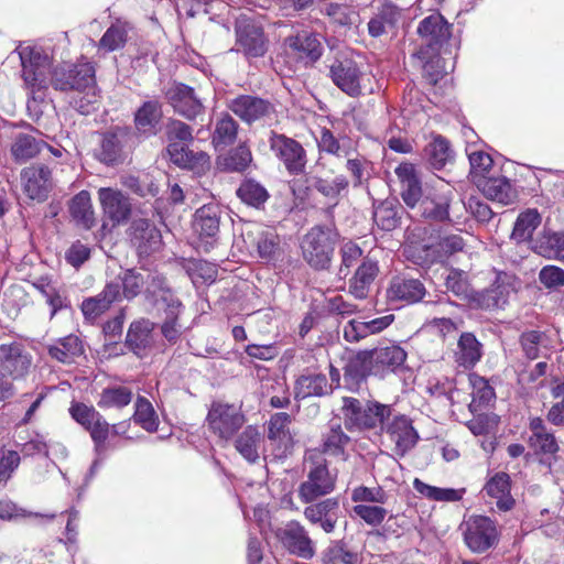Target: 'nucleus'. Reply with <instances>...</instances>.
Wrapping results in <instances>:
<instances>
[{
	"mask_svg": "<svg viewBox=\"0 0 564 564\" xmlns=\"http://www.w3.org/2000/svg\"><path fill=\"white\" fill-rule=\"evenodd\" d=\"M18 53L24 85L32 94L47 89L48 85L61 91H80L95 83V68L88 62L53 67L51 57L39 47H21Z\"/></svg>",
	"mask_w": 564,
	"mask_h": 564,
	"instance_id": "f257e3e1",
	"label": "nucleus"
},
{
	"mask_svg": "<svg viewBox=\"0 0 564 564\" xmlns=\"http://www.w3.org/2000/svg\"><path fill=\"white\" fill-rule=\"evenodd\" d=\"M110 284L118 286L119 301H131L138 295H143L144 301L152 306L158 303H165L172 307L177 305V297L167 285L166 279L156 271L143 268L127 269Z\"/></svg>",
	"mask_w": 564,
	"mask_h": 564,
	"instance_id": "f03ea898",
	"label": "nucleus"
},
{
	"mask_svg": "<svg viewBox=\"0 0 564 564\" xmlns=\"http://www.w3.org/2000/svg\"><path fill=\"white\" fill-rule=\"evenodd\" d=\"M341 412L345 426L348 430H371L380 426L392 414V408L377 401H369L362 405L358 399L343 398Z\"/></svg>",
	"mask_w": 564,
	"mask_h": 564,
	"instance_id": "7ed1b4c3",
	"label": "nucleus"
},
{
	"mask_svg": "<svg viewBox=\"0 0 564 564\" xmlns=\"http://www.w3.org/2000/svg\"><path fill=\"white\" fill-rule=\"evenodd\" d=\"M337 232L325 226H314L303 237L301 249L304 260L316 270L327 269L332 262Z\"/></svg>",
	"mask_w": 564,
	"mask_h": 564,
	"instance_id": "20e7f679",
	"label": "nucleus"
},
{
	"mask_svg": "<svg viewBox=\"0 0 564 564\" xmlns=\"http://www.w3.org/2000/svg\"><path fill=\"white\" fill-rule=\"evenodd\" d=\"M308 459L311 466L307 479L299 487V497L305 503L334 491L337 478L336 474L329 471L326 459L319 454H310Z\"/></svg>",
	"mask_w": 564,
	"mask_h": 564,
	"instance_id": "39448f33",
	"label": "nucleus"
},
{
	"mask_svg": "<svg viewBox=\"0 0 564 564\" xmlns=\"http://www.w3.org/2000/svg\"><path fill=\"white\" fill-rule=\"evenodd\" d=\"M206 422L215 436L227 442L242 427L246 417L240 406L215 401L210 404Z\"/></svg>",
	"mask_w": 564,
	"mask_h": 564,
	"instance_id": "423d86ee",
	"label": "nucleus"
},
{
	"mask_svg": "<svg viewBox=\"0 0 564 564\" xmlns=\"http://www.w3.org/2000/svg\"><path fill=\"white\" fill-rule=\"evenodd\" d=\"M275 536L292 555L310 560L315 555V543L299 521L291 520L275 530Z\"/></svg>",
	"mask_w": 564,
	"mask_h": 564,
	"instance_id": "0eeeda50",
	"label": "nucleus"
},
{
	"mask_svg": "<svg viewBox=\"0 0 564 564\" xmlns=\"http://www.w3.org/2000/svg\"><path fill=\"white\" fill-rule=\"evenodd\" d=\"M33 358L23 344L12 341L0 345V371L12 380L24 379L32 367Z\"/></svg>",
	"mask_w": 564,
	"mask_h": 564,
	"instance_id": "6e6552de",
	"label": "nucleus"
},
{
	"mask_svg": "<svg viewBox=\"0 0 564 564\" xmlns=\"http://www.w3.org/2000/svg\"><path fill=\"white\" fill-rule=\"evenodd\" d=\"M228 108L247 123L272 120L275 116L274 105L254 95H239L228 101Z\"/></svg>",
	"mask_w": 564,
	"mask_h": 564,
	"instance_id": "1a4fd4ad",
	"label": "nucleus"
},
{
	"mask_svg": "<svg viewBox=\"0 0 564 564\" xmlns=\"http://www.w3.org/2000/svg\"><path fill=\"white\" fill-rule=\"evenodd\" d=\"M269 143L274 155L283 162L290 174L297 175L304 171L306 153L296 140L271 132Z\"/></svg>",
	"mask_w": 564,
	"mask_h": 564,
	"instance_id": "9d476101",
	"label": "nucleus"
},
{
	"mask_svg": "<svg viewBox=\"0 0 564 564\" xmlns=\"http://www.w3.org/2000/svg\"><path fill=\"white\" fill-rule=\"evenodd\" d=\"M498 536L497 527L488 517L476 516L466 522L464 540L473 552H486L498 542Z\"/></svg>",
	"mask_w": 564,
	"mask_h": 564,
	"instance_id": "9b49d317",
	"label": "nucleus"
},
{
	"mask_svg": "<svg viewBox=\"0 0 564 564\" xmlns=\"http://www.w3.org/2000/svg\"><path fill=\"white\" fill-rule=\"evenodd\" d=\"M381 430L394 444V453L403 456L417 442L419 435L412 426L411 420L403 414H391L389 420L380 425Z\"/></svg>",
	"mask_w": 564,
	"mask_h": 564,
	"instance_id": "f8f14e48",
	"label": "nucleus"
},
{
	"mask_svg": "<svg viewBox=\"0 0 564 564\" xmlns=\"http://www.w3.org/2000/svg\"><path fill=\"white\" fill-rule=\"evenodd\" d=\"M127 235L139 256H149L158 251L162 243L160 230L147 218H134Z\"/></svg>",
	"mask_w": 564,
	"mask_h": 564,
	"instance_id": "ddd939ff",
	"label": "nucleus"
},
{
	"mask_svg": "<svg viewBox=\"0 0 564 564\" xmlns=\"http://www.w3.org/2000/svg\"><path fill=\"white\" fill-rule=\"evenodd\" d=\"M166 99L180 116L194 120L204 112V105L192 87L174 83L165 93Z\"/></svg>",
	"mask_w": 564,
	"mask_h": 564,
	"instance_id": "4468645a",
	"label": "nucleus"
},
{
	"mask_svg": "<svg viewBox=\"0 0 564 564\" xmlns=\"http://www.w3.org/2000/svg\"><path fill=\"white\" fill-rule=\"evenodd\" d=\"M98 199L104 215L113 226L126 223L132 212V205L128 196L120 189L101 187L98 189Z\"/></svg>",
	"mask_w": 564,
	"mask_h": 564,
	"instance_id": "2eb2a0df",
	"label": "nucleus"
},
{
	"mask_svg": "<svg viewBox=\"0 0 564 564\" xmlns=\"http://www.w3.org/2000/svg\"><path fill=\"white\" fill-rule=\"evenodd\" d=\"M23 192L31 199L43 202L53 187L51 171L43 165H31L22 170Z\"/></svg>",
	"mask_w": 564,
	"mask_h": 564,
	"instance_id": "dca6fc26",
	"label": "nucleus"
},
{
	"mask_svg": "<svg viewBox=\"0 0 564 564\" xmlns=\"http://www.w3.org/2000/svg\"><path fill=\"white\" fill-rule=\"evenodd\" d=\"M417 34L424 45L433 53H438L451 37V25L441 14H431L419 23Z\"/></svg>",
	"mask_w": 564,
	"mask_h": 564,
	"instance_id": "f3484780",
	"label": "nucleus"
},
{
	"mask_svg": "<svg viewBox=\"0 0 564 564\" xmlns=\"http://www.w3.org/2000/svg\"><path fill=\"white\" fill-rule=\"evenodd\" d=\"M375 376L383 378L389 372H395L405 362L406 352L398 345L378 346L371 350Z\"/></svg>",
	"mask_w": 564,
	"mask_h": 564,
	"instance_id": "a211bd4d",
	"label": "nucleus"
},
{
	"mask_svg": "<svg viewBox=\"0 0 564 564\" xmlns=\"http://www.w3.org/2000/svg\"><path fill=\"white\" fill-rule=\"evenodd\" d=\"M330 76L334 84L347 95L355 97L361 93V73L354 61H336L330 66Z\"/></svg>",
	"mask_w": 564,
	"mask_h": 564,
	"instance_id": "6ab92c4d",
	"label": "nucleus"
},
{
	"mask_svg": "<svg viewBox=\"0 0 564 564\" xmlns=\"http://www.w3.org/2000/svg\"><path fill=\"white\" fill-rule=\"evenodd\" d=\"M237 51L249 57L263 56L267 52V40L260 26L253 23H240L237 26Z\"/></svg>",
	"mask_w": 564,
	"mask_h": 564,
	"instance_id": "aec40b11",
	"label": "nucleus"
},
{
	"mask_svg": "<svg viewBox=\"0 0 564 564\" xmlns=\"http://www.w3.org/2000/svg\"><path fill=\"white\" fill-rule=\"evenodd\" d=\"M400 184V195L409 207H414L422 198L421 178L412 163L403 162L394 171Z\"/></svg>",
	"mask_w": 564,
	"mask_h": 564,
	"instance_id": "412c9836",
	"label": "nucleus"
},
{
	"mask_svg": "<svg viewBox=\"0 0 564 564\" xmlns=\"http://www.w3.org/2000/svg\"><path fill=\"white\" fill-rule=\"evenodd\" d=\"M427 291L419 279L395 276L388 289V297L391 301H400L408 304L421 302Z\"/></svg>",
	"mask_w": 564,
	"mask_h": 564,
	"instance_id": "4be33fe9",
	"label": "nucleus"
},
{
	"mask_svg": "<svg viewBox=\"0 0 564 564\" xmlns=\"http://www.w3.org/2000/svg\"><path fill=\"white\" fill-rule=\"evenodd\" d=\"M368 376H375L369 350L358 351L347 359L344 367V380L349 389H357Z\"/></svg>",
	"mask_w": 564,
	"mask_h": 564,
	"instance_id": "5701e85b",
	"label": "nucleus"
},
{
	"mask_svg": "<svg viewBox=\"0 0 564 564\" xmlns=\"http://www.w3.org/2000/svg\"><path fill=\"white\" fill-rule=\"evenodd\" d=\"M475 185L488 199L502 205H509L516 198V192L505 176L478 177Z\"/></svg>",
	"mask_w": 564,
	"mask_h": 564,
	"instance_id": "b1692460",
	"label": "nucleus"
},
{
	"mask_svg": "<svg viewBox=\"0 0 564 564\" xmlns=\"http://www.w3.org/2000/svg\"><path fill=\"white\" fill-rule=\"evenodd\" d=\"M285 52L299 59L316 61L322 55V45L316 35L308 33L289 36L285 40Z\"/></svg>",
	"mask_w": 564,
	"mask_h": 564,
	"instance_id": "393cba45",
	"label": "nucleus"
},
{
	"mask_svg": "<svg viewBox=\"0 0 564 564\" xmlns=\"http://www.w3.org/2000/svg\"><path fill=\"white\" fill-rule=\"evenodd\" d=\"M68 213L76 226L83 229H91L96 224L95 210L87 191L79 192L69 200Z\"/></svg>",
	"mask_w": 564,
	"mask_h": 564,
	"instance_id": "a878e982",
	"label": "nucleus"
},
{
	"mask_svg": "<svg viewBox=\"0 0 564 564\" xmlns=\"http://www.w3.org/2000/svg\"><path fill=\"white\" fill-rule=\"evenodd\" d=\"M221 209L216 204H206L194 216L193 228L199 237L214 238L220 226Z\"/></svg>",
	"mask_w": 564,
	"mask_h": 564,
	"instance_id": "bb28decb",
	"label": "nucleus"
},
{
	"mask_svg": "<svg viewBox=\"0 0 564 564\" xmlns=\"http://www.w3.org/2000/svg\"><path fill=\"white\" fill-rule=\"evenodd\" d=\"M532 250L543 258L564 262V231H544L532 242Z\"/></svg>",
	"mask_w": 564,
	"mask_h": 564,
	"instance_id": "cd10ccee",
	"label": "nucleus"
},
{
	"mask_svg": "<svg viewBox=\"0 0 564 564\" xmlns=\"http://www.w3.org/2000/svg\"><path fill=\"white\" fill-rule=\"evenodd\" d=\"M162 105L156 99L144 101L134 113V124L138 132L151 135L162 119Z\"/></svg>",
	"mask_w": 564,
	"mask_h": 564,
	"instance_id": "c85d7f7f",
	"label": "nucleus"
},
{
	"mask_svg": "<svg viewBox=\"0 0 564 564\" xmlns=\"http://www.w3.org/2000/svg\"><path fill=\"white\" fill-rule=\"evenodd\" d=\"M378 272L379 268L376 261L367 258L362 260L349 283V292L354 297L359 300L367 297Z\"/></svg>",
	"mask_w": 564,
	"mask_h": 564,
	"instance_id": "c756f323",
	"label": "nucleus"
},
{
	"mask_svg": "<svg viewBox=\"0 0 564 564\" xmlns=\"http://www.w3.org/2000/svg\"><path fill=\"white\" fill-rule=\"evenodd\" d=\"M154 324L145 318L134 321L127 334L128 347L138 356H142L153 343Z\"/></svg>",
	"mask_w": 564,
	"mask_h": 564,
	"instance_id": "7c9ffc66",
	"label": "nucleus"
},
{
	"mask_svg": "<svg viewBox=\"0 0 564 564\" xmlns=\"http://www.w3.org/2000/svg\"><path fill=\"white\" fill-rule=\"evenodd\" d=\"M118 286L111 285L110 282L106 284L104 290L96 296L88 297L82 303V312L86 318L95 319L107 312L113 302L118 299Z\"/></svg>",
	"mask_w": 564,
	"mask_h": 564,
	"instance_id": "2f4dec72",
	"label": "nucleus"
},
{
	"mask_svg": "<svg viewBox=\"0 0 564 564\" xmlns=\"http://www.w3.org/2000/svg\"><path fill=\"white\" fill-rule=\"evenodd\" d=\"M510 477L506 473H497L484 487L486 494L496 499V505L501 511H509L514 506V499L510 495Z\"/></svg>",
	"mask_w": 564,
	"mask_h": 564,
	"instance_id": "473e14b6",
	"label": "nucleus"
},
{
	"mask_svg": "<svg viewBox=\"0 0 564 564\" xmlns=\"http://www.w3.org/2000/svg\"><path fill=\"white\" fill-rule=\"evenodd\" d=\"M530 431L531 435L529 437V446L535 453L555 454L558 451V444L555 436L547 431L542 419H531Z\"/></svg>",
	"mask_w": 564,
	"mask_h": 564,
	"instance_id": "72a5a7b5",
	"label": "nucleus"
},
{
	"mask_svg": "<svg viewBox=\"0 0 564 564\" xmlns=\"http://www.w3.org/2000/svg\"><path fill=\"white\" fill-rule=\"evenodd\" d=\"M330 393V386L325 375H302L295 382L294 394L296 399L307 397H323Z\"/></svg>",
	"mask_w": 564,
	"mask_h": 564,
	"instance_id": "f704fd0d",
	"label": "nucleus"
},
{
	"mask_svg": "<svg viewBox=\"0 0 564 564\" xmlns=\"http://www.w3.org/2000/svg\"><path fill=\"white\" fill-rule=\"evenodd\" d=\"M290 423L291 415L285 412H279L271 416L268 425V438L278 443L283 454L293 446V437L289 430Z\"/></svg>",
	"mask_w": 564,
	"mask_h": 564,
	"instance_id": "c9c22d12",
	"label": "nucleus"
},
{
	"mask_svg": "<svg viewBox=\"0 0 564 564\" xmlns=\"http://www.w3.org/2000/svg\"><path fill=\"white\" fill-rule=\"evenodd\" d=\"M481 344L473 333H463L455 351L456 362L464 368L474 367L481 358Z\"/></svg>",
	"mask_w": 564,
	"mask_h": 564,
	"instance_id": "e433bc0d",
	"label": "nucleus"
},
{
	"mask_svg": "<svg viewBox=\"0 0 564 564\" xmlns=\"http://www.w3.org/2000/svg\"><path fill=\"white\" fill-rule=\"evenodd\" d=\"M350 437L344 432L338 420H332L322 437V452L332 456L345 454Z\"/></svg>",
	"mask_w": 564,
	"mask_h": 564,
	"instance_id": "4c0bfd02",
	"label": "nucleus"
},
{
	"mask_svg": "<svg viewBox=\"0 0 564 564\" xmlns=\"http://www.w3.org/2000/svg\"><path fill=\"white\" fill-rule=\"evenodd\" d=\"M262 441L263 438L258 427L249 425L236 438L235 447L243 458L253 463L259 458Z\"/></svg>",
	"mask_w": 564,
	"mask_h": 564,
	"instance_id": "58836bf2",
	"label": "nucleus"
},
{
	"mask_svg": "<svg viewBox=\"0 0 564 564\" xmlns=\"http://www.w3.org/2000/svg\"><path fill=\"white\" fill-rule=\"evenodd\" d=\"M83 352V344L75 335L61 338L54 345L48 347L50 356L62 364L74 362Z\"/></svg>",
	"mask_w": 564,
	"mask_h": 564,
	"instance_id": "ea45409f",
	"label": "nucleus"
},
{
	"mask_svg": "<svg viewBox=\"0 0 564 564\" xmlns=\"http://www.w3.org/2000/svg\"><path fill=\"white\" fill-rule=\"evenodd\" d=\"M44 145L45 143L37 140L32 133L21 132L12 142L11 154L17 162H25L39 154Z\"/></svg>",
	"mask_w": 564,
	"mask_h": 564,
	"instance_id": "a19ab883",
	"label": "nucleus"
},
{
	"mask_svg": "<svg viewBox=\"0 0 564 564\" xmlns=\"http://www.w3.org/2000/svg\"><path fill=\"white\" fill-rule=\"evenodd\" d=\"M449 198L446 195L425 197L419 205L421 216L433 221L452 220Z\"/></svg>",
	"mask_w": 564,
	"mask_h": 564,
	"instance_id": "79ce46f5",
	"label": "nucleus"
},
{
	"mask_svg": "<svg viewBox=\"0 0 564 564\" xmlns=\"http://www.w3.org/2000/svg\"><path fill=\"white\" fill-rule=\"evenodd\" d=\"M130 28L127 23L118 21L107 29L98 42V48L105 52L121 50L128 40Z\"/></svg>",
	"mask_w": 564,
	"mask_h": 564,
	"instance_id": "37998d69",
	"label": "nucleus"
},
{
	"mask_svg": "<svg viewBox=\"0 0 564 564\" xmlns=\"http://www.w3.org/2000/svg\"><path fill=\"white\" fill-rule=\"evenodd\" d=\"M133 398V392L124 386L109 387L102 390L98 406L101 409H122L127 406Z\"/></svg>",
	"mask_w": 564,
	"mask_h": 564,
	"instance_id": "c03bdc74",
	"label": "nucleus"
},
{
	"mask_svg": "<svg viewBox=\"0 0 564 564\" xmlns=\"http://www.w3.org/2000/svg\"><path fill=\"white\" fill-rule=\"evenodd\" d=\"M349 182L345 175H337L333 180L326 177H316L314 188L324 197L333 202L330 208L337 205L339 196L347 189Z\"/></svg>",
	"mask_w": 564,
	"mask_h": 564,
	"instance_id": "a18cd8bd",
	"label": "nucleus"
},
{
	"mask_svg": "<svg viewBox=\"0 0 564 564\" xmlns=\"http://www.w3.org/2000/svg\"><path fill=\"white\" fill-rule=\"evenodd\" d=\"M429 162L435 170L443 169L448 162L453 160V151L449 148L448 141L436 135L425 149Z\"/></svg>",
	"mask_w": 564,
	"mask_h": 564,
	"instance_id": "49530a36",
	"label": "nucleus"
},
{
	"mask_svg": "<svg viewBox=\"0 0 564 564\" xmlns=\"http://www.w3.org/2000/svg\"><path fill=\"white\" fill-rule=\"evenodd\" d=\"M540 224V214L535 209H528L518 216L511 237L518 241H527Z\"/></svg>",
	"mask_w": 564,
	"mask_h": 564,
	"instance_id": "de8ad7c7",
	"label": "nucleus"
},
{
	"mask_svg": "<svg viewBox=\"0 0 564 564\" xmlns=\"http://www.w3.org/2000/svg\"><path fill=\"white\" fill-rule=\"evenodd\" d=\"M324 13L330 21L339 26H350L359 21L358 11L346 3H327L324 8Z\"/></svg>",
	"mask_w": 564,
	"mask_h": 564,
	"instance_id": "09e8293b",
	"label": "nucleus"
},
{
	"mask_svg": "<svg viewBox=\"0 0 564 564\" xmlns=\"http://www.w3.org/2000/svg\"><path fill=\"white\" fill-rule=\"evenodd\" d=\"M153 307L159 311L163 310L166 314L165 321L162 324L163 336L171 343L176 341L181 335V325L177 323L178 314L183 307L181 301L177 299V305L174 307L165 303H158Z\"/></svg>",
	"mask_w": 564,
	"mask_h": 564,
	"instance_id": "8fccbe9b",
	"label": "nucleus"
},
{
	"mask_svg": "<svg viewBox=\"0 0 564 564\" xmlns=\"http://www.w3.org/2000/svg\"><path fill=\"white\" fill-rule=\"evenodd\" d=\"M134 406V422L150 433L155 432L159 426V417L151 402L144 397H138Z\"/></svg>",
	"mask_w": 564,
	"mask_h": 564,
	"instance_id": "3c124183",
	"label": "nucleus"
},
{
	"mask_svg": "<svg viewBox=\"0 0 564 564\" xmlns=\"http://www.w3.org/2000/svg\"><path fill=\"white\" fill-rule=\"evenodd\" d=\"M237 132L238 123L236 120L230 115L223 113L216 122L213 142L216 147L229 145L236 140Z\"/></svg>",
	"mask_w": 564,
	"mask_h": 564,
	"instance_id": "603ef678",
	"label": "nucleus"
},
{
	"mask_svg": "<svg viewBox=\"0 0 564 564\" xmlns=\"http://www.w3.org/2000/svg\"><path fill=\"white\" fill-rule=\"evenodd\" d=\"M373 221L382 230L391 231L395 229L400 221L398 208L392 202H381L375 206Z\"/></svg>",
	"mask_w": 564,
	"mask_h": 564,
	"instance_id": "864d4df0",
	"label": "nucleus"
},
{
	"mask_svg": "<svg viewBox=\"0 0 564 564\" xmlns=\"http://www.w3.org/2000/svg\"><path fill=\"white\" fill-rule=\"evenodd\" d=\"M122 184L141 197L155 196L159 187L149 174L127 175L122 177Z\"/></svg>",
	"mask_w": 564,
	"mask_h": 564,
	"instance_id": "5fc2aeb1",
	"label": "nucleus"
},
{
	"mask_svg": "<svg viewBox=\"0 0 564 564\" xmlns=\"http://www.w3.org/2000/svg\"><path fill=\"white\" fill-rule=\"evenodd\" d=\"M522 349L529 359H536L545 354L542 349H546V336L539 330H529L520 337Z\"/></svg>",
	"mask_w": 564,
	"mask_h": 564,
	"instance_id": "6e6d98bb",
	"label": "nucleus"
},
{
	"mask_svg": "<svg viewBox=\"0 0 564 564\" xmlns=\"http://www.w3.org/2000/svg\"><path fill=\"white\" fill-rule=\"evenodd\" d=\"M252 161V155L248 147L240 144L229 151L223 159L221 165L225 170L230 172L245 171Z\"/></svg>",
	"mask_w": 564,
	"mask_h": 564,
	"instance_id": "4d7b16f0",
	"label": "nucleus"
},
{
	"mask_svg": "<svg viewBox=\"0 0 564 564\" xmlns=\"http://www.w3.org/2000/svg\"><path fill=\"white\" fill-rule=\"evenodd\" d=\"M237 195L246 204L259 207L268 199L267 189L259 183L248 180L237 189Z\"/></svg>",
	"mask_w": 564,
	"mask_h": 564,
	"instance_id": "13d9d810",
	"label": "nucleus"
},
{
	"mask_svg": "<svg viewBox=\"0 0 564 564\" xmlns=\"http://www.w3.org/2000/svg\"><path fill=\"white\" fill-rule=\"evenodd\" d=\"M413 487L422 496L436 501H457L462 498V495L455 489L430 486L419 478L414 479Z\"/></svg>",
	"mask_w": 564,
	"mask_h": 564,
	"instance_id": "bf43d9fd",
	"label": "nucleus"
},
{
	"mask_svg": "<svg viewBox=\"0 0 564 564\" xmlns=\"http://www.w3.org/2000/svg\"><path fill=\"white\" fill-rule=\"evenodd\" d=\"M445 285L448 291L465 301L468 300L473 290L469 285L466 273L458 269H449L447 271Z\"/></svg>",
	"mask_w": 564,
	"mask_h": 564,
	"instance_id": "052dcab7",
	"label": "nucleus"
},
{
	"mask_svg": "<svg viewBox=\"0 0 564 564\" xmlns=\"http://www.w3.org/2000/svg\"><path fill=\"white\" fill-rule=\"evenodd\" d=\"M21 462L20 454L12 449H0V485L3 486L12 477Z\"/></svg>",
	"mask_w": 564,
	"mask_h": 564,
	"instance_id": "680f3d73",
	"label": "nucleus"
},
{
	"mask_svg": "<svg viewBox=\"0 0 564 564\" xmlns=\"http://www.w3.org/2000/svg\"><path fill=\"white\" fill-rule=\"evenodd\" d=\"M70 104L73 107L83 115H88L98 102V95L96 93L95 83L89 88L75 91Z\"/></svg>",
	"mask_w": 564,
	"mask_h": 564,
	"instance_id": "e2e57ef3",
	"label": "nucleus"
},
{
	"mask_svg": "<svg viewBox=\"0 0 564 564\" xmlns=\"http://www.w3.org/2000/svg\"><path fill=\"white\" fill-rule=\"evenodd\" d=\"M470 176L475 184V178L486 177V173L492 167V159L488 153L475 151L469 153Z\"/></svg>",
	"mask_w": 564,
	"mask_h": 564,
	"instance_id": "0e129e2a",
	"label": "nucleus"
},
{
	"mask_svg": "<svg viewBox=\"0 0 564 564\" xmlns=\"http://www.w3.org/2000/svg\"><path fill=\"white\" fill-rule=\"evenodd\" d=\"M121 145L115 134H107L101 142L98 158L106 164H113L120 159Z\"/></svg>",
	"mask_w": 564,
	"mask_h": 564,
	"instance_id": "69168bd1",
	"label": "nucleus"
},
{
	"mask_svg": "<svg viewBox=\"0 0 564 564\" xmlns=\"http://www.w3.org/2000/svg\"><path fill=\"white\" fill-rule=\"evenodd\" d=\"M260 258L270 261L279 251V237L272 231L262 232L257 241Z\"/></svg>",
	"mask_w": 564,
	"mask_h": 564,
	"instance_id": "338daca9",
	"label": "nucleus"
},
{
	"mask_svg": "<svg viewBox=\"0 0 564 564\" xmlns=\"http://www.w3.org/2000/svg\"><path fill=\"white\" fill-rule=\"evenodd\" d=\"M539 281L546 289L564 286V270L556 265H545L539 272Z\"/></svg>",
	"mask_w": 564,
	"mask_h": 564,
	"instance_id": "774afa93",
	"label": "nucleus"
}]
</instances>
